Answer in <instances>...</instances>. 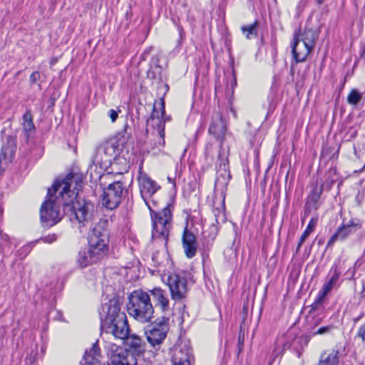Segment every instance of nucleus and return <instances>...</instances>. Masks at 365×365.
I'll use <instances>...</instances> for the list:
<instances>
[{"mask_svg":"<svg viewBox=\"0 0 365 365\" xmlns=\"http://www.w3.org/2000/svg\"><path fill=\"white\" fill-rule=\"evenodd\" d=\"M125 344L129 347L133 353L138 354H142L145 351V344L143 340L137 334H128L126 338L123 339Z\"/></svg>","mask_w":365,"mask_h":365,"instance_id":"nucleus-21","label":"nucleus"},{"mask_svg":"<svg viewBox=\"0 0 365 365\" xmlns=\"http://www.w3.org/2000/svg\"><path fill=\"white\" fill-rule=\"evenodd\" d=\"M168 323V318L161 317L145 329L146 339L153 347L160 345L165 340L169 329Z\"/></svg>","mask_w":365,"mask_h":365,"instance_id":"nucleus-7","label":"nucleus"},{"mask_svg":"<svg viewBox=\"0 0 365 365\" xmlns=\"http://www.w3.org/2000/svg\"><path fill=\"white\" fill-rule=\"evenodd\" d=\"M258 22L256 21L252 24L242 26L241 31L245 35L247 39H251L257 36Z\"/></svg>","mask_w":365,"mask_h":365,"instance_id":"nucleus-29","label":"nucleus"},{"mask_svg":"<svg viewBox=\"0 0 365 365\" xmlns=\"http://www.w3.org/2000/svg\"><path fill=\"white\" fill-rule=\"evenodd\" d=\"M323 190V185L322 184L319 188L315 187L312 191L311 194L307 197V201L305 205V217L308 215L312 211L317 210L319 207V200L320 199Z\"/></svg>","mask_w":365,"mask_h":365,"instance_id":"nucleus-20","label":"nucleus"},{"mask_svg":"<svg viewBox=\"0 0 365 365\" xmlns=\"http://www.w3.org/2000/svg\"><path fill=\"white\" fill-rule=\"evenodd\" d=\"M361 226L358 223H354L351 221L347 225H341L336 230V232L330 237L328 241L327 247H331L335 242L346 240L350 235L360 229Z\"/></svg>","mask_w":365,"mask_h":365,"instance_id":"nucleus-15","label":"nucleus"},{"mask_svg":"<svg viewBox=\"0 0 365 365\" xmlns=\"http://www.w3.org/2000/svg\"><path fill=\"white\" fill-rule=\"evenodd\" d=\"M324 1V0H317V4H322Z\"/></svg>","mask_w":365,"mask_h":365,"instance_id":"nucleus-44","label":"nucleus"},{"mask_svg":"<svg viewBox=\"0 0 365 365\" xmlns=\"http://www.w3.org/2000/svg\"><path fill=\"white\" fill-rule=\"evenodd\" d=\"M123 190V184L120 181L110 184L101 195L102 205L109 210L117 208L122 201Z\"/></svg>","mask_w":365,"mask_h":365,"instance_id":"nucleus-8","label":"nucleus"},{"mask_svg":"<svg viewBox=\"0 0 365 365\" xmlns=\"http://www.w3.org/2000/svg\"><path fill=\"white\" fill-rule=\"evenodd\" d=\"M208 132L219 143L218 162L216 168L217 178L215 189L216 191H220L223 198H225V190L231 175L229 171L228 153L222 147L227 133V125L220 113L217 112L213 115Z\"/></svg>","mask_w":365,"mask_h":365,"instance_id":"nucleus-2","label":"nucleus"},{"mask_svg":"<svg viewBox=\"0 0 365 365\" xmlns=\"http://www.w3.org/2000/svg\"><path fill=\"white\" fill-rule=\"evenodd\" d=\"M138 180L141 196L147 206L149 207L150 206L146 198L150 197L160 188V187L145 173L142 172L139 173Z\"/></svg>","mask_w":365,"mask_h":365,"instance_id":"nucleus-12","label":"nucleus"},{"mask_svg":"<svg viewBox=\"0 0 365 365\" xmlns=\"http://www.w3.org/2000/svg\"><path fill=\"white\" fill-rule=\"evenodd\" d=\"M357 334L363 341H365V323L360 327Z\"/></svg>","mask_w":365,"mask_h":365,"instance_id":"nucleus-40","label":"nucleus"},{"mask_svg":"<svg viewBox=\"0 0 365 365\" xmlns=\"http://www.w3.org/2000/svg\"><path fill=\"white\" fill-rule=\"evenodd\" d=\"M170 116H166L165 114H164V116L163 118H161V120H159V123L158 125V134L160 137V141L159 142V143L160 145H162L163 146L165 145V140H164V137H165V122L167 121H170Z\"/></svg>","mask_w":365,"mask_h":365,"instance_id":"nucleus-31","label":"nucleus"},{"mask_svg":"<svg viewBox=\"0 0 365 365\" xmlns=\"http://www.w3.org/2000/svg\"><path fill=\"white\" fill-rule=\"evenodd\" d=\"M237 85V80H236V78H235V74L233 73L232 76V78L230 79V82L228 83L227 82V86H230V90H231V92L233 93L234 91V88Z\"/></svg>","mask_w":365,"mask_h":365,"instance_id":"nucleus-37","label":"nucleus"},{"mask_svg":"<svg viewBox=\"0 0 365 365\" xmlns=\"http://www.w3.org/2000/svg\"><path fill=\"white\" fill-rule=\"evenodd\" d=\"M182 241L185 256L189 259L194 257L197 252L196 237L187 229V226L184 229Z\"/></svg>","mask_w":365,"mask_h":365,"instance_id":"nucleus-17","label":"nucleus"},{"mask_svg":"<svg viewBox=\"0 0 365 365\" xmlns=\"http://www.w3.org/2000/svg\"><path fill=\"white\" fill-rule=\"evenodd\" d=\"M318 222V217H313L311 218L306 230L302 233V236L299 238V241L298 242L297 247V252H299L300 247L306 240V239L309 237V235L314 230L315 227Z\"/></svg>","mask_w":365,"mask_h":365,"instance_id":"nucleus-28","label":"nucleus"},{"mask_svg":"<svg viewBox=\"0 0 365 365\" xmlns=\"http://www.w3.org/2000/svg\"><path fill=\"white\" fill-rule=\"evenodd\" d=\"M102 258L103 257L96 254L95 252L88 248L82 250L78 252L76 261L78 264L81 268H84L92 264L93 263L97 262Z\"/></svg>","mask_w":365,"mask_h":365,"instance_id":"nucleus-18","label":"nucleus"},{"mask_svg":"<svg viewBox=\"0 0 365 365\" xmlns=\"http://www.w3.org/2000/svg\"><path fill=\"white\" fill-rule=\"evenodd\" d=\"M41 78V75L38 71L33 72L29 77V81L31 85L35 84Z\"/></svg>","mask_w":365,"mask_h":365,"instance_id":"nucleus-35","label":"nucleus"},{"mask_svg":"<svg viewBox=\"0 0 365 365\" xmlns=\"http://www.w3.org/2000/svg\"><path fill=\"white\" fill-rule=\"evenodd\" d=\"M165 114V101L163 98H160V102L155 104L153 106V110L151 115V119L153 120L157 119L158 121L161 120V118Z\"/></svg>","mask_w":365,"mask_h":365,"instance_id":"nucleus-30","label":"nucleus"},{"mask_svg":"<svg viewBox=\"0 0 365 365\" xmlns=\"http://www.w3.org/2000/svg\"><path fill=\"white\" fill-rule=\"evenodd\" d=\"M238 341H239V344H240V343H241V344H243V341H242V340H241V337H240V336H239Z\"/></svg>","mask_w":365,"mask_h":365,"instance_id":"nucleus-47","label":"nucleus"},{"mask_svg":"<svg viewBox=\"0 0 365 365\" xmlns=\"http://www.w3.org/2000/svg\"><path fill=\"white\" fill-rule=\"evenodd\" d=\"M112 365H137L135 354L127 349L117 348L110 356Z\"/></svg>","mask_w":365,"mask_h":365,"instance_id":"nucleus-13","label":"nucleus"},{"mask_svg":"<svg viewBox=\"0 0 365 365\" xmlns=\"http://www.w3.org/2000/svg\"><path fill=\"white\" fill-rule=\"evenodd\" d=\"M361 94L358 91L353 89L347 96V101L351 105H356L361 101Z\"/></svg>","mask_w":365,"mask_h":365,"instance_id":"nucleus-32","label":"nucleus"},{"mask_svg":"<svg viewBox=\"0 0 365 365\" xmlns=\"http://www.w3.org/2000/svg\"><path fill=\"white\" fill-rule=\"evenodd\" d=\"M339 272L336 270V269H335L334 270V274H333L332 277L330 278L329 281L336 284L339 279Z\"/></svg>","mask_w":365,"mask_h":365,"instance_id":"nucleus-41","label":"nucleus"},{"mask_svg":"<svg viewBox=\"0 0 365 365\" xmlns=\"http://www.w3.org/2000/svg\"><path fill=\"white\" fill-rule=\"evenodd\" d=\"M150 297L152 296L155 303V307H159L163 312L170 309L169 299L166 295V292L160 287H155L149 290Z\"/></svg>","mask_w":365,"mask_h":365,"instance_id":"nucleus-19","label":"nucleus"},{"mask_svg":"<svg viewBox=\"0 0 365 365\" xmlns=\"http://www.w3.org/2000/svg\"><path fill=\"white\" fill-rule=\"evenodd\" d=\"M214 150H215V145L212 143H207L205 146V155L206 158V160L208 162L210 160V163H212L214 160Z\"/></svg>","mask_w":365,"mask_h":365,"instance_id":"nucleus-33","label":"nucleus"},{"mask_svg":"<svg viewBox=\"0 0 365 365\" xmlns=\"http://www.w3.org/2000/svg\"><path fill=\"white\" fill-rule=\"evenodd\" d=\"M193 356L190 349L188 348L176 350L173 357L172 365H191V360Z\"/></svg>","mask_w":365,"mask_h":365,"instance_id":"nucleus-22","label":"nucleus"},{"mask_svg":"<svg viewBox=\"0 0 365 365\" xmlns=\"http://www.w3.org/2000/svg\"><path fill=\"white\" fill-rule=\"evenodd\" d=\"M16 149V143L14 138L9 136L2 145L0 153V168L7 165L14 158Z\"/></svg>","mask_w":365,"mask_h":365,"instance_id":"nucleus-16","label":"nucleus"},{"mask_svg":"<svg viewBox=\"0 0 365 365\" xmlns=\"http://www.w3.org/2000/svg\"><path fill=\"white\" fill-rule=\"evenodd\" d=\"M76 195H74L71 203V210H73L75 217L79 224L86 226L92 222L96 215V207L94 203L91 201L82 200H76Z\"/></svg>","mask_w":365,"mask_h":365,"instance_id":"nucleus-6","label":"nucleus"},{"mask_svg":"<svg viewBox=\"0 0 365 365\" xmlns=\"http://www.w3.org/2000/svg\"><path fill=\"white\" fill-rule=\"evenodd\" d=\"M108 236L106 230L96 226L88 235V248L103 257L108 251Z\"/></svg>","mask_w":365,"mask_h":365,"instance_id":"nucleus-9","label":"nucleus"},{"mask_svg":"<svg viewBox=\"0 0 365 365\" xmlns=\"http://www.w3.org/2000/svg\"><path fill=\"white\" fill-rule=\"evenodd\" d=\"M339 363V351L332 350L330 353L324 352L321 355L318 365H337Z\"/></svg>","mask_w":365,"mask_h":365,"instance_id":"nucleus-26","label":"nucleus"},{"mask_svg":"<svg viewBox=\"0 0 365 365\" xmlns=\"http://www.w3.org/2000/svg\"><path fill=\"white\" fill-rule=\"evenodd\" d=\"M297 34L300 36L302 41L305 43L312 49L314 48L315 46V41L317 38V34L315 31L311 29H306L303 33Z\"/></svg>","mask_w":365,"mask_h":365,"instance_id":"nucleus-25","label":"nucleus"},{"mask_svg":"<svg viewBox=\"0 0 365 365\" xmlns=\"http://www.w3.org/2000/svg\"><path fill=\"white\" fill-rule=\"evenodd\" d=\"M128 299V314L140 323L150 322L154 317V307L150 294L142 289H137L130 293Z\"/></svg>","mask_w":365,"mask_h":365,"instance_id":"nucleus-4","label":"nucleus"},{"mask_svg":"<svg viewBox=\"0 0 365 365\" xmlns=\"http://www.w3.org/2000/svg\"><path fill=\"white\" fill-rule=\"evenodd\" d=\"M302 2H304V5L307 3V1L305 0H302Z\"/></svg>","mask_w":365,"mask_h":365,"instance_id":"nucleus-48","label":"nucleus"},{"mask_svg":"<svg viewBox=\"0 0 365 365\" xmlns=\"http://www.w3.org/2000/svg\"><path fill=\"white\" fill-rule=\"evenodd\" d=\"M152 260L155 263V264H159L160 262H158V260L157 259V254H154L152 257Z\"/></svg>","mask_w":365,"mask_h":365,"instance_id":"nucleus-42","label":"nucleus"},{"mask_svg":"<svg viewBox=\"0 0 365 365\" xmlns=\"http://www.w3.org/2000/svg\"><path fill=\"white\" fill-rule=\"evenodd\" d=\"M238 341H239V344H240V343H241V344H243V341H242V340H241V337H240V336H239Z\"/></svg>","mask_w":365,"mask_h":365,"instance_id":"nucleus-46","label":"nucleus"},{"mask_svg":"<svg viewBox=\"0 0 365 365\" xmlns=\"http://www.w3.org/2000/svg\"><path fill=\"white\" fill-rule=\"evenodd\" d=\"M162 68L158 64L155 65V68H151L148 71V76H151L155 78L157 77V75L160 76Z\"/></svg>","mask_w":365,"mask_h":365,"instance_id":"nucleus-34","label":"nucleus"},{"mask_svg":"<svg viewBox=\"0 0 365 365\" xmlns=\"http://www.w3.org/2000/svg\"><path fill=\"white\" fill-rule=\"evenodd\" d=\"M153 222L152 238L166 247L172 226V211L170 205L165 206L160 212H155L149 207Z\"/></svg>","mask_w":365,"mask_h":365,"instance_id":"nucleus-5","label":"nucleus"},{"mask_svg":"<svg viewBox=\"0 0 365 365\" xmlns=\"http://www.w3.org/2000/svg\"><path fill=\"white\" fill-rule=\"evenodd\" d=\"M171 298L175 301H180L185 298L187 292V284L186 279L177 273L170 274L168 277L167 282Z\"/></svg>","mask_w":365,"mask_h":365,"instance_id":"nucleus-10","label":"nucleus"},{"mask_svg":"<svg viewBox=\"0 0 365 365\" xmlns=\"http://www.w3.org/2000/svg\"><path fill=\"white\" fill-rule=\"evenodd\" d=\"M22 127L23 132L24 134L25 140L28 142L31 136H32L35 132V125L33 123V117L31 112L27 110L22 118Z\"/></svg>","mask_w":365,"mask_h":365,"instance_id":"nucleus-24","label":"nucleus"},{"mask_svg":"<svg viewBox=\"0 0 365 365\" xmlns=\"http://www.w3.org/2000/svg\"><path fill=\"white\" fill-rule=\"evenodd\" d=\"M106 313L101 316V328L108 334H112L115 339H123L128 336L130 329L127 317L120 311V305L117 300H110L103 306Z\"/></svg>","mask_w":365,"mask_h":365,"instance_id":"nucleus-3","label":"nucleus"},{"mask_svg":"<svg viewBox=\"0 0 365 365\" xmlns=\"http://www.w3.org/2000/svg\"><path fill=\"white\" fill-rule=\"evenodd\" d=\"M85 362L88 365H97L101 362V354L98 344L95 342L89 350H86L83 356Z\"/></svg>","mask_w":365,"mask_h":365,"instance_id":"nucleus-23","label":"nucleus"},{"mask_svg":"<svg viewBox=\"0 0 365 365\" xmlns=\"http://www.w3.org/2000/svg\"><path fill=\"white\" fill-rule=\"evenodd\" d=\"M332 287H334V285L335 284L334 283L330 282L329 280L327 282Z\"/></svg>","mask_w":365,"mask_h":365,"instance_id":"nucleus-45","label":"nucleus"},{"mask_svg":"<svg viewBox=\"0 0 365 365\" xmlns=\"http://www.w3.org/2000/svg\"><path fill=\"white\" fill-rule=\"evenodd\" d=\"M118 146L113 141H108L96 149L94 162L98 164H107L116 155Z\"/></svg>","mask_w":365,"mask_h":365,"instance_id":"nucleus-11","label":"nucleus"},{"mask_svg":"<svg viewBox=\"0 0 365 365\" xmlns=\"http://www.w3.org/2000/svg\"><path fill=\"white\" fill-rule=\"evenodd\" d=\"M73 177L69 174L63 180L56 181L48 190L46 199L40 209L41 221L43 227H51L61 221V205L68 207L74 198V191L71 190Z\"/></svg>","mask_w":365,"mask_h":365,"instance_id":"nucleus-1","label":"nucleus"},{"mask_svg":"<svg viewBox=\"0 0 365 365\" xmlns=\"http://www.w3.org/2000/svg\"><path fill=\"white\" fill-rule=\"evenodd\" d=\"M168 180L169 181V182L175 184L174 180L170 177L168 178Z\"/></svg>","mask_w":365,"mask_h":365,"instance_id":"nucleus-43","label":"nucleus"},{"mask_svg":"<svg viewBox=\"0 0 365 365\" xmlns=\"http://www.w3.org/2000/svg\"><path fill=\"white\" fill-rule=\"evenodd\" d=\"M331 329V327L327 326V327H323L319 328L317 331H315L314 334H324L325 333L329 332Z\"/></svg>","mask_w":365,"mask_h":365,"instance_id":"nucleus-38","label":"nucleus"},{"mask_svg":"<svg viewBox=\"0 0 365 365\" xmlns=\"http://www.w3.org/2000/svg\"><path fill=\"white\" fill-rule=\"evenodd\" d=\"M57 240V236L55 234H50L41 239L45 243H52Z\"/></svg>","mask_w":365,"mask_h":365,"instance_id":"nucleus-36","label":"nucleus"},{"mask_svg":"<svg viewBox=\"0 0 365 365\" xmlns=\"http://www.w3.org/2000/svg\"><path fill=\"white\" fill-rule=\"evenodd\" d=\"M291 47L293 58L297 63L304 61L312 50V48L301 41L300 36L297 33L294 35Z\"/></svg>","mask_w":365,"mask_h":365,"instance_id":"nucleus-14","label":"nucleus"},{"mask_svg":"<svg viewBox=\"0 0 365 365\" xmlns=\"http://www.w3.org/2000/svg\"><path fill=\"white\" fill-rule=\"evenodd\" d=\"M108 115L110 118L111 121L112 122H115L116 120V119L118 118V112L115 110H113V109H110L108 111Z\"/></svg>","mask_w":365,"mask_h":365,"instance_id":"nucleus-39","label":"nucleus"},{"mask_svg":"<svg viewBox=\"0 0 365 365\" xmlns=\"http://www.w3.org/2000/svg\"><path fill=\"white\" fill-rule=\"evenodd\" d=\"M333 287L328 282H325L322 289L319 291L318 296L312 304V309H316L319 307V306L322 305L327 295L331 291Z\"/></svg>","mask_w":365,"mask_h":365,"instance_id":"nucleus-27","label":"nucleus"}]
</instances>
